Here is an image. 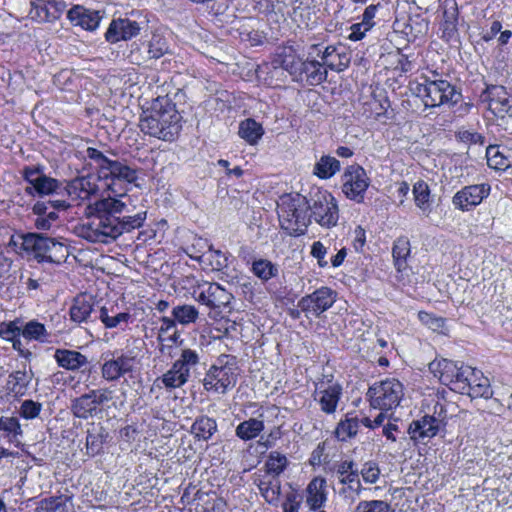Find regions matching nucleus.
<instances>
[{"mask_svg": "<svg viewBox=\"0 0 512 512\" xmlns=\"http://www.w3.org/2000/svg\"><path fill=\"white\" fill-rule=\"evenodd\" d=\"M277 213L281 228L290 235H303L311 222L332 229L340 217L336 198L319 187L312 188L308 197L299 193L282 195L277 202Z\"/></svg>", "mask_w": 512, "mask_h": 512, "instance_id": "nucleus-1", "label": "nucleus"}, {"mask_svg": "<svg viewBox=\"0 0 512 512\" xmlns=\"http://www.w3.org/2000/svg\"><path fill=\"white\" fill-rule=\"evenodd\" d=\"M85 157L95 164L98 169V178L106 180V186L113 194L96 202L97 211L114 216L124 212L127 207L124 199H129V196L125 192H119L116 185L134 183L138 179L136 168L119 160H111L101 151L92 147L86 149Z\"/></svg>", "mask_w": 512, "mask_h": 512, "instance_id": "nucleus-2", "label": "nucleus"}, {"mask_svg": "<svg viewBox=\"0 0 512 512\" xmlns=\"http://www.w3.org/2000/svg\"><path fill=\"white\" fill-rule=\"evenodd\" d=\"M316 51H320V44L310 45L306 59H303L293 46L286 45L276 52L273 64L287 71L294 81L319 85L327 79V70L317 59Z\"/></svg>", "mask_w": 512, "mask_h": 512, "instance_id": "nucleus-3", "label": "nucleus"}, {"mask_svg": "<svg viewBox=\"0 0 512 512\" xmlns=\"http://www.w3.org/2000/svg\"><path fill=\"white\" fill-rule=\"evenodd\" d=\"M181 116L168 96H159L143 110L139 127L141 131L164 141H171L179 133Z\"/></svg>", "mask_w": 512, "mask_h": 512, "instance_id": "nucleus-4", "label": "nucleus"}, {"mask_svg": "<svg viewBox=\"0 0 512 512\" xmlns=\"http://www.w3.org/2000/svg\"><path fill=\"white\" fill-rule=\"evenodd\" d=\"M410 91L418 97L426 108L457 103L455 87L446 79L437 75H421L418 80L410 83Z\"/></svg>", "mask_w": 512, "mask_h": 512, "instance_id": "nucleus-5", "label": "nucleus"}, {"mask_svg": "<svg viewBox=\"0 0 512 512\" xmlns=\"http://www.w3.org/2000/svg\"><path fill=\"white\" fill-rule=\"evenodd\" d=\"M238 375L239 368L236 357L222 354L206 372L203 387L208 392L224 394L236 385Z\"/></svg>", "mask_w": 512, "mask_h": 512, "instance_id": "nucleus-6", "label": "nucleus"}, {"mask_svg": "<svg viewBox=\"0 0 512 512\" xmlns=\"http://www.w3.org/2000/svg\"><path fill=\"white\" fill-rule=\"evenodd\" d=\"M404 398V386L396 378L374 382L367 391L370 407L379 411H394Z\"/></svg>", "mask_w": 512, "mask_h": 512, "instance_id": "nucleus-7", "label": "nucleus"}, {"mask_svg": "<svg viewBox=\"0 0 512 512\" xmlns=\"http://www.w3.org/2000/svg\"><path fill=\"white\" fill-rule=\"evenodd\" d=\"M119 217L99 213L78 228V234L90 242L109 243L122 235Z\"/></svg>", "mask_w": 512, "mask_h": 512, "instance_id": "nucleus-8", "label": "nucleus"}, {"mask_svg": "<svg viewBox=\"0 0 512 512\" xmlns=\"http://www.w3.org/2000/svg\"><path fill=\"white\" fill-rule=\"evenodd\" d=\"M187 281L192 285L191 294L194 300L210 309L229 307L233 300V295L218 283L198 282L195 279H187Z\"/></svg>", "mask_w": 512, "mask_h": 512, "instance_id": "nucleus-9", "label": "nucleus"}, {"mask_svg": "<svg viewBox=\"0 0 512 512\" xmlns=\"http://www.w3.org/2000/svg\"><path fill=\"white\" fill-rule=\"evenodd\" d=\"M445 419L444 405L437 402L433 415H424L421 419L411 423L409 428L411 438L417 441L433 438L446 425Z\"/></svg>", "mask_w": 512, "mask_h": 512, "instance_id": "nucleus-10", "label": "nucleus"}, {"mask_svg": "<svg viewBox=\"0 0 512 512\" xmlns=\"http://www.w3.org/2000/svg\"><path fill=\"white\" fill-rule=\"evenodd\" d=\"M491 192L488 183L471 184L464 186L452 197V205L462 212H469L479 206Z\"/></svg>", "mask_w": 512, "mask_h": 512, "instance_id": "nucleus-11", "label": "nucleus"}, {"mask_svg": "<svg viewBox=\"0 0 512 512\" xmlns=\"http://www.w3.org/2000/svg\"><path fill=\"white\" fill-rule=\"evenodd\" d=\"M369 187V178L366 171L359 165H350L343 174L342 191L345 196L358 203L364 199Z\"/></svg>", "mask_w": 512, "mask_h": 512, "instance_id": "nucleus-12", "label": "nucleus"}, {"mask_svg": "<svg viewBox=\"0 0 512 512\" xmlns=\"http://www.w3.org/2000/svg\"><path fill=\"white\" fill-rule=\"evenodd\" d=\"M136 358L130 352L115 351L112 358L106 359L101 366V375L106 381H117L133 372Z\"/></svg>", "mask_w": 512, "mask_h": 512, "instance_id": "nucleus-13", "label": "nucleus"}, {"mask_svg": "<svg viewBox=\"0 0 512 512\" xmlns=\"http://www.w3.org/2000/svg\"><path fill=\"white\" fill-rule=\"evenodd\" d=\"M342 396V387L339 383L332 380L316 383L314 391V400L320 406L322 412L332 414L336 411L340 398Z\"/></svg>", "mask_w": 512, "mask_h": 512, "instance_id": "nucleus-14", "label": "nucleus"}, {"mask_svg": "<svg viewBox=\"0 0 512 512\" xmlns=\"http://www.w3.org/2000/svg\"><path fill=\"white\" fill-rule=\"evenodd\" d=\"M335 293L328 287H321L312 294L303 297L298 306L306 316H319L328 310L335 302Z\"/></svg>", "mask_w": 512, "mask_h": 512, "instance_id": "nucleus-15", "label": "nucleus"}, {"mask_svg": "<svg viewBox=\"0 0 512 512\" xmlns=\"http://www.w3.org/2000/svg\"><path fill=\"white\" fill-rule=\"evenodd\" d=\"M66 9L63 0H33L30 1L28 17L39 23L58 20Z\"/></svg>", "mask_w": 512, "mask_h": 512, "instance_id": "nucleus-16", "label": "nucleus"}, {"mask_svg": "<svg viewBox=\"0 0 512 512\" xmlns=\"http://www.w3.org/2000/svg\"><path fill=\"white\" fill-rule=\"evenodd\" d=\"M24 179L29 184L26 191L39 196L50 195L60 188V183L51 177L46 176L40 169L27 167L24 169Z\"/></svg>", "mask_w": 512, "mask_h": 512, "instance_id": "nucleus-17", "label": "nucleus"}, {"mask_svg": "<svg viewBox=\"0 0 512 512\" xmlns=\"http://www.w3.org/2000/svg\"><path fill=\"white\" fill-rule=\"evenodd\" d=\"M11 242L27 255L33 256L39 262H44L47 249L49 248V238L37 233H27L12 238Z\"/></svg>", "mask_w": 512, "mask_h": 512, "instance_id": "nucleus-18", "label": "nucleus"}, {"mask_svg": "<svg viewBox=\"0 0 512 512\" xmlns=\"http://www.w3.org/2000/svg\"><path fill=\"white\" fill-rule=\"evenodd\" d=\"M140 31L141 27L136 21L128 18H118L110 23L105 38L110 43H117L136 37Z\"/></svg>", "mask_w": 512, "mask_h": 512, "instance_id": "nucleus-19", "label": "nucleus"}, {"mask_svg": "<svg viewBox=\"0 0 512 512\" xmlns=\"http://www.w3.org/2000/svg\"><path fill=\"white\" fill-rule=\"evenodd\" d=\"M460 365L457 362L448 359H435L429 363V371L437 378L443 385L448 386L450 389H459L461 384L456 385L453 379L459 373Z\"/></svg>", "mask_w": 512, "mask_h": 512, "instance_id": "nucleus-20", "label": "nucleus"}, {"mask_svg": "<svg viewBox=\"0 0 512 512\" xmlns=\"http://www.w3.org/2000/svg\"><path fill=\"white\" fill-rule=\"evenodd\" d=\"M305 503L310 510L321 509L328 500L326 479L320 476L314 477L305 489Z\"/></svg>", "mask_w": 512, "mask_h": 512, "instance_id": "nucleus-21", "label": "nucleus"}, {"mask_svg": "<svg viewBox=\"0 0 512 512\" xmlns=\"http://www.w3.org/2000/svg\"><path fill=\"white\" fill-rule=\"evenodd\" d=\"M97 182L95 176L77 177L68 183L67 192L72 199L88 200L99 190Z\"/></svg>", "mask_w": 512, "mask_h": 512, "instance_id": "nucleus-22", "label": "nucleus"}, {"mask_svg": "<svg viewBox=\"0 0 512 512\" xmlns=\"http://www.w3.org/2000/svg\"><path fill=\"white\" fill-rule=\"evenodd\" d=\"M67 18L74 26L93 31L98 28L101 16L98 11L86 9L83 6L75 5L67 12Z\"/></svg>", "mask_w": 512, "mask_h": 512, "instance_id": "nucleus-23", "label": "nucleus"}, {"mask_svg": "<svg viewBox=\"0 0 512 512\" xmlns=\"http://www.w3.org/2000/svg\"><path fill=\"white\" fill-rule=\"evenodd\" d=\"M316 53L321 59L320 62L323 63V68L326 70L330 69L341 72L348 67V55L343 51H339L336 46L330 45L323 48L320 45V51H316Z\"/></svg>", "mask_w": 512, "mask_h": 512, "instance_id": "nucleus-24", "label": "nucleus"}, {"mask_svg": "<svg viewBox=\"0 0 512 512\" xmlns=\"http://www.w3.org/2000/svg\"><path fill=\"white\" fill-rule=\"evenodd\" d=\"M466 381L469 386V390L461 392V394L468 395L471 398H489L492 396L493 391L491 389L490 381L484 376L482 371L473 368V375L467 377Z\"/></svg>", "mask_w": 512, "mask_h": 512, "instance_id": "nucleus-25", "label": "nucleus"}, {"mask_svg": "<svg viewBox=\"0 0 512 512\" xmlns=\"http://www.w3.org/2000/svg\"><path fill=\"white\" fill-rule=\"evenodd\" d=\"M94 303L93 297L87 294L75 297L69 309L70 320L76 324L87 323L93 312Z\"/></svg>", "mask_w": 512, "mask_h": 512, "instance_id": "nucleus-26", "label": "nucleus"}, {"mask_svg": "<svg viewBox=\"0 0 512 512\" xmlns=\"http://www.w3.org/2000/svg\"><path fill=\"white\" fill-rule=\"evenodd\" d=\"M338 481L341 485L338 489V496L345 504L352 505L360 497L363 490L359 475H344V478H340Z\"/></svg>", "mask_w": 512, "mask_h": 512, "instance_id": "nucleus-27", "label": "nucleus"}, {"mask_svg": "<svg viewBox=\"0 0 512 512\" xmlns=\"http://www.w3.org/2000/svg\"><path fill=\"white\" fill-rule=\"evenodd\" d=\"M54 358L60 367L70 371L79 370L88 363L87 357L75 350L57 349Z\"/></svg>", "mask_w": 512, "mask_h": 512, "instance_id": "nucleus-28", "label": "nucleus"}, {"mask_svg": "<svg viewBox=\"0 0 512 512\" xmlns=\"http://www.w3.org/2000/svg\"><path fill=\"white\" fill-rule=\"evenodd\" d=\"M489 107L495 113H508L512 108V96L503 86H491L487 89Z\"/></svg>", "mask_w": 512, "mask_h": 512, "instance_id": "nucleus-29", "label": "nucleus"}, {"mask_svg": "<svg viewBox=\"0 0 512 512\" xmlns=\"http://www.w3.org/2000/svg\"><path fill=\"white\" fill-rule=\"evenodd\" d=\"M265 429L262 414L257 418H249L240 422L235 429V435L243 440L250 441L256 439Z\"/></svg>", "mask_w": 512, "mask_h": 512, "instance_id": "nucleus-30", "label": "nucleus"}, {"mask_svg": "<svg viewBox=\"0 0 512 512\" xmlns=\"http://www.w3.org/2000/svg\"><path fill=\"white\" fill-rule=\"evenodd\" d=\"M99 320L102 322L105 328L114 329V328H124L131 321V314L128 312H114V306L108 308L106 306H102L99 310Z\"/></svg>", "mask_w": 512, "mask_h": 512, "instance_id": "nucleus-31", "label": "nucleus"}, {"mask_svg": "<svg viewBox=\"0 0 512 512\" xmlns=\"http://www.w3.org/2000/svg\"><path fill=\"white\" fill-rule=\"evenodd\" d=\"M189 378L190 377L181 371L175 364H172L169 370H167L162 376L156 378L154 385L159 388L165 387L170 390L177 389L184 386L188 382Z\"/></svg>", "mask_w": 512, "mask_h": 512, "instance_id": "nucleus-32", "label": "nucleus"}, {"mask_svg": "<svg viewBox=\"0 0 512 512\" xmlns=\"http://www.w3.org/2000/svg\"><path fill=\"white\" fill-rule=\"evenodd\" d=\"M189 256L210 267L211 270L221 271L228 266V257L221 250L208 246V250L201 255L189 254Z\"/></svg>", "mask_w": 512, "mask_h": 512, "instance_id": "nucleus-33", "label": "nucleus"}, {"mask_svg": "<svg viewBox=\"0 0 512 512\" xmlns=\"http://www.w3.org/2000/svg\"><path fill=\"white\" fill-rule=\"evenodd\" d=\"M147 55L149 59H159L166 54H171L167 38L158 30L154 31L146 41Z\"/></svg>", "mask_w": 512, "mask_h": 512, "instance_id": "nucleus-34", "label": "nucleus"}, {"mask_svg": "<svg viewBox=\"0 0 512 512\" xmlns=\"http://www.w3.org/2000/svg\"><path fill=\"white\" fill-rule=\"evenodd\" d=\"M32 378L33 373L31 371H15L8 377L7 389L14 396H23L28 392Z\"/></svg>", "mask_w": 512, "mask_h": 512, "instance_id": "nucleus-35", "label": "nucleus"}, {"mask_svg": "<svg viewBox=\"0 0 512 512\" xmlns=\"http://www.w3.org/2000/svg\"><path fill=\"white\" fill-rule=\"evenodd\" d=\"M239 136L249 145H256L264 135V129L260 123L248 118L239 124Z\"/></svg>", "mask_w": 512, "mask_h": 512, "instance_id": "nucleus-36", "label": "nucleus"}, {"mask_svg": "<svg viewBox=\"0 0 512 512\" xmlns=\"http://www.w3.org/2000/svg\"><path fill=\"white\" fill-rule=\"evenodd\" d=\"M413 195L415 205L421 210L424 216L428 217L432 212L430 188L428 184L423 180L417 181L413 186Z\"/></svg>", "mask_w": 512, "mask_h": 512, "instance_id": "nucleus-37", "label": "nucleus"}, {"mask_svg": "<svg viewBox=\"0 0 512 512\" xmlns=\"http://www.w3.org/2000/svg\"><path fill=\"white\" fill-rule=\"evenodd\" d=\"M258 488L268 503L278 504L281 493V484L278 478L266 476L259 481Z\"/></svg>", "mask_w": 512, "mask_h": 512, "instance_id": "nucleus-38", "label": "nucleus"}, {"mask_svg": "<svg viewBox=\"0 0 512 512\" xmlns=\"http://www.w3.org/2000/svg\"><path fill=\"white\" fill-rule=\"evenodd\" d=\"M340 170V162L335 157L323 155L315 163L313 174L320 179H329Z\"/></svg>", "mask_w": 512, "mask_h": 512, "instance_id": "nucleus-39", "label": "nucleus"}, {"mask_svg": "<svg viewBox=\"0 0 512 512\" xmlns=\"http://www.w3.org/2000/svg\"><path fill=\"white\" fill-rule=\"evenodd\" d=\"M217 431V423L213 418L201 416L195 420L191 432L198 440H209Z\"/></svg>", "mask_w": 512, "mask_h": 512, "instance_id": "nucleus-40", "label": "nucleus"}, {"mask_svg": "<svg viewBox=\"0 0 512 512\" xmlns=\"http://www.w3.org/2000/svg\"><path fill=\"white\" fill-rule=\"evenodd\" d=\"M287 465L288 459L284 454L278 451L270 452L265 462L267 476L278 478V476L286 469Z\"/></svg>", "mask_w": 512, "mask_h": 512, "instance_id": "nucleus-41", "label": "nucleus"}, {"mask_svg": "<svg viewBox=\"0 0 512 512\" xmlns=\"http://www.w3.org/2000/svg\"><path fill=\"white\" fill-rule=\"evenodd\" d=\"M251 271L256 277L264 282L269 281L279 274L278 266L267 259H258L253 261Z\"/></svg>", "mask_w": 512, "mask_h": 512, "instance_id": "nucleus-42", "label": "nucleus"}, {"mask_svg": "<svg viewBox=\"0 0 512 512\" xmlns=\"http://www.w3.org/2000/svg\"><path fill=\"white\" fill-rule=\"evenodd\" d=\"M199 363V353L196 350L185 348L181 351L179 358L173 364L190 377L191 370L196 368Z\"/></svg>", "mask_w": 512, "mask_h": 512, "instance_id": "nucleus-43", "label": "nucleus"}, {"mask_svg": "<svg viewBox=\"0 0 512 512\" xmlns=\"http://www.w3.org/2000/svg\"><path fill=\"white\" fill-rule=\"evenodd\" d=\"M171 314L177 323L184 326L195 323L199 316L197 308L188 304L175 306Z\"/></svg>", "mask_w": 512, "mask_h": 512, "instance_id": "nucleus-44", "label": "nucleus"}, {"mask_svg": "<svg viewBox=\"0 0 512 512\" xmlns=\"http://www.w3.org/2000/svg\"><path fill=\"white\" fill-rule=\"evenodd\" d=\"M486 158L488 166L492 169L503 171L510 166L509 159L497 145H490L486 148Z\"/></svg>", "mask_w": 512, "mask_h": 512, "instance_id": "nucleus-45", "label": "nucleus"}, {"mask_svg": "<svg viewBox=\"0 0 512 512\" xmlns=\"http://www.w3.org/2000/svg\"><path fill=\"white\" fill-rule=\"evenodd\" d=\"M411 245L407 237L402 236L395 240L392 248V256L395 261L397 269L400 270L405 263L407 257L410 255Z\"/></svg>", "mask_w": 512, "mask_h": 512, "instance_id": "nucleus-46", "label": "nucleus"}, {"mask_svg": "<svg viewBox=\"0 0 512 512\" xmlns=\"http://www.w3.org/2000/svg\"><path fill=\"white\" fill-rule=\"evenodd\" d=\"M359 429V419L357 417H346L340 421L335 430V436L340 441H346L355 436Z\"/></svg>", "mask_w": 512, "mask_h": 512, "instance_id": "nucleus-47", "label": "nucleus"}, {"mask_svg": "<svg viewBox=\"0 0 512 512\" xmlns=\"http://www.w3.org/2000/svg\"><path fill=\"white\" fill-rule=\"evenodd\" d=\"M71 410L76 417L82 419H87L95 415L92 407V400L88 393L74 399L71 405Z\"/></svg>", "mask_w": 512, "mask_h": 512, "instance_id": "nucleus-48", "label": "nucleus"}, {"mask_svg": "<svg viewBox=\"0 0 512 512\" xmlns=\"http://www.w3.org/2000/svg\"><path fill=\"white\" fill-rule=\"evenodd\" d=\"M68 254V248L63 243L49 238V248L47 249L44 262L60 264L66 261Z\"/></svg>", "mask_w": 512, "mask_h": 512, "instance_id": "nucleus-49", "label": "nucleus"}, {"mask_svg": "<svg viewBox=\"0 0 512 512\" xmlns=\"http://www.w3.org/2000/svg\"><path fill=\"white\" fill-rule=\"evenodd\" d=\"M21 335L25 339L36 340L40 342L46 341L49 336L44 324L36 320L27 322L26 325L22 328Z\"/></svg>", "mask_w": 512, "mask_h": 512, "instance_id": "nucleus-50", "label": "nucleus"}, {"mask_svg": "<svg viewBox=\"0 0 512 512\" xmlns=\"http://www.w3.org/2000/svg\"><path fill=\"white\" fill-rule=\"evenodd\" d=\"M21 331L22 326L18 320L0 323V337L5 340L13 341L14 348L21 344L19 339L16 340V338L21 335Z\"/></svg>", "mask_w": 512, "mask_h": 512, "instance_id": "nucleus-51", "label": "nucleus"}, {"mask_svg": "<svg viewBox=\"0 0 512 512\" xmlns=\"http://www.w3.org/2000/svg\"><path fill=\"white\" fill-rule=\"evenodd\" d=\"M92 400V407L95 414L101 411V408L107 405L112 399L114 391L110 388L93 389L88 392Z\"/></svg>", "mask_w": 512, "mask_h": 512, "instance_id": "nucleus-52", "label": "nucleus"}, {"mask_svg": "<svg viewBox=\"0 0 512 512\" xmlns=\"http://www.w3.org/2000/svg\"><path fill=\"white\" fill-rule=\"evenodd\" d=\"M92 400V407L95 414L101 411V408L107 405L112 399L114 391L110 388L93 389L88 392Z\"/></svg>", "mask_w": 512, "mask_h": 512, "instance_id": "nucleus-53", "label": "nucleus"}, {"mask_svg": "<svg viewBox=\"0 0 512 512\" xmlns=\"http://www.w3.org/2000/svg\"><path fill=\"white\" fill-rule=\"evenodd\" d=\"M92 400V407L95 414L101 411V408L107 405L112 399L114 391L110 388L93 389L88 392Z\"/></svg>", "mask_w": 512, "mask_h": 512, "instance_id": "nucleus-54", "label": "nucleus"}, {"mask_svg": "<svg viewBox=\"0 0 512 512\" xmlns=\"http://www.w3.org/2000/svg\"><path fill=\"white\" fill-rule=\"evenodd\" d=\"M160 323L158 340L163 342L166 339H169L172 342H176L180 336L176 330L177 321L174 318L162 317L160 319Z\"/></svg>", "mask_w": 512, "mask_h": 512, "instance_id": "nucleus-55", "label": "nucleus"}, {"mask_svg": "<svg viewBox=\"0 0 512 512\" xmlns=\"http://www.w3.org/2000/svg\"><path fill=\"white\" fill-rule=\"evenodd\" d=\"M353 512H394L391 505L383 500H362Z\"/></svg>", "mask_w": 512, "mask_h": 512, "instance_id": "nucleus-56", "label": "nucleus"}, {"mask_svg": "<svg viewBox=\"0 0 512 512\" xmlns=\"http://www.w3.org/2000/svg\"><path fill=\"white\" fill-rule=\"evenodd\" d=\"M38 512H70L68 499L49 498L40 502Z\"/></svg>", "mask_w": 512, "mask_h": 512, "instance_id": "nucleus-57", "label": "nucleus"}, {"mask_svg": "<svg viewBox=\"0 0 512 512\" xmlns=\"http://www.w3.org/2000/svg\"><path fill=\"white\" fill-rule=\"evenodd\" d=\"M383 8L384 4L382 1L369 4L363 11L361 21L365 23L370 29H373L377 24L376 17L379 11Z\"/></svg>", "mask_w": 512, "mask_h": 512, "instance_id": "nucleus-58", "label": "nucleus"}, {"mask_svg": "<svg viewBox=\"0 0 512 512\" xmlns=\"http://www.w3.org/2000/svg\"><path fill=\"white\" fill-rule=\"evenodd\" d=\"M419 320L434 332H443L445 320L431 313L420 311L418 313Z\"/></svg>", "mask_w": 512, "mask_h": 512, "instance_id": "nucleus-59", "label": "nucleus"}, {"mask_svg": "<svg viewBox=\"0 0 512 512\" xmlns=\"http://www.w3.org/2000/svg\"><path fill=\"white\" fill-rule=\"evenodd\" d=\"M145 219L146 212H139L133 216H124L122 219L119 218V225L122 226V234L141 227Z\"/></svg>", "mask_w": 512, "mask_h": 512, "instance_id": "nucleus-60", "label": "nucleus"}, {"mask_svg": "<svg viewBox=\"0 0 512 512\" xmlns=\"http://www.w3.org/2000/svg\"><path fill=\"white\" fill-rule=\"evenodd\" d=\"M103 435L100 432H88L86 437L87 453L91 456L98 454L102 448Z\"/></svg>", "mask_w": 512, "mask_h": 512, "instance_id": "nucleus-61", "label": "nucleus"}, {"mask_svg": "<svg viewBox=\"0 0 512 512\" xmlns=\"http://www.w3.org/2000/svg\"><path fill=\"white\" fill-rule=\"evenodd\" d=\"M310 254L317 260L320 268H327L329 266V261L326 259L327 248L321 241H315L312 244Z\"/></svg>", "mask_w": 512, "mask_h": 512, "instance_id": "nucleus-62", "label": "nucleus"}, {"mask_svg": "<svg viewBox=\"0 0 512 512\" xmlns=\"http://www.w3.org/2000/svg\"><path fill=\"white\" fill-rule=\"evenodd\" d=\"M42 409V405L39 402L33 400H25L20 406V415L25 419H34L38 417Z\"/></svg>", "mask_w": 512, "mask_h": 512, "instance_id": "nucleus-63", "label": "nucleus"}, {"mask_svg": "<svg viewBox=\"0 0 512 512\" xmlns=\"http://www.w3.org/2000/svg\"><path fill=\"white\" fill-rule=\"evenodd\" d=\"M361 476L365 483L374 484L380 476V469L374 462H367L362 466Z\"/></svg>", "mask_w": 512, "mask_h": 512, "instance_id": "nucleus-64", "label": "nucleus"}]
</instances>
